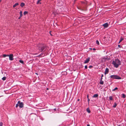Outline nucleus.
<instances>
[{
	"mask_svg": "<svg viewBox=\"0 0 126 126\" xmlns=\"http://www.w3.org/2000/svg\"><path fill=\"white\" fill-rule=\"evenodd\" d=\"M120 61L117 59H115V60H113L112 62V63L116 68L118 67L119 66L120 64Z\"/></svg>",
	"mask_w": 126,
	"mask_h": 126,
	"instance_id": "nucleus-1",
	"label": "nucleus"
},
{
	"mask_svg": "<svg viewBox=\"0 0 126 126\" xmlns=\"http://www.w3.org/2000/svg\"><path fill=\"white\" fill-rule=\"evenodd\" d=\"M45 48V47L41 44H39L37 46V48L40 52L42 51Z\"/></svg>",
	"mask_w": 126,
	"mask_h": 126,
	"instance_id": "nucleus-2",
	"label": "nucleus"
},
{
	"mask_svg": "<svg viewBox=\"0 0 126 126\" xmlns=\"http://www.w3.org/2000/svg\"><path fill=\"white\" fill-rule=\"evenodd\" d=\"M110 78L113 79H120L121 78L119 76L116 75H112L110 76Z\"/></svg>",
	"mask_w": 126,
	"mask_h": 126,
	"instance_id": "nucleus-3",
	"label": "nucleus"
},
{
	"mask_svg": "<svg viewBox=\"0 0 126 126\" xmlns=\"http://www.w3.org/2000/svg\"><path fill=\"white\" fill-rule=\"evenodd\" d=\"M18 103L19 104V106L20 108H21L23 107L24 104L23 102H20V101H18Z\"/></svg>",
	"mask_w": 126,
	"mask_h": 126,
	"instance_id": "nucleus-4",
	"label": "nucleus"
},
{
	"mask_svg": "<svg viewBox=\"0 0 126 126\" xmlns=\"http://www.w3.org/2000/svg\"><path fill=\"white\" fill-rule=\"evenodd\" d=\"M8 56L9 57V59L10 61H12L13 60L14 58H13V54H11L9 55Z\"/></svg>",
	"mask_w": 126,
	"mask_h": 126,
	"instance_id": "nucleus-5",
	"label": "nucleus"
},
{
	"mask_svg": "<svg viewBox=\"0 0 126 126\" xmlns=\"http://www.w3.org/2000/svg\"><path fill=\"white\" fill-rule=\"evenodd\" d=\"M90 58H88L87 59H86L85 61L84 62V63H88L90 61Z\"/></svg>",
	"mask_w": 126,
	"mask_h": 126,
	"instance_id": "nucleus-6",
	"label": "nucleus"
},
{
	"mask_svg": "<svg viewBox=\"0 0 126 126\" xmlns=\"http://www.w3.org/2000/svg\"><path fill=\"white\" fill-rule=\"evenodd\" d=\"M109 72V69L108 68H107L105 69V74L106 75L107 74H108V73Z\"/></svg>",
	"mask_w": 126,
	"mask_h": 126,
	"instance_id": "nucleus-7",
	"label": "nucleus"
},
{
	"mask_svg": "<svg viewBox=\"0 0 126 126\" xmlns=\"http://www.w3.org/2000/svg\"><path fill=\"white\" fill-rule=\"evenodd\" d=\"M108 24L107 23H106L103 25V26L105 28H107L108 26Z\"/></svg>",
	"mask_w": 126,
	"mask_h": 126,
	"instance_id": "nucleus-8",
	"label": "nucleus"
},
{
	"mask_svg": "<svg viewBox=\"0 0 126 126\" xmlns=\"http://www.w3.org/2000/svg\"><path fill=\"white\" fill-rule=\"evenodd\" d=\"M81 3L84 5V6H85L87 4V2L86 1H82Z\"/></svg>",
	"mask_w": 126,
	"mask_h": 126,
	"instance_id": "nucleus-9",
	"label": "nucleus"
},
{
	"mask_svg": "<svg viewBox=\"0 0 126 126\" xmlns=\"http://www.w3.org/2000/svg\"><path fill=\"white\" fill-rule=\"evenodd\" d=\"M67 70V69L66 68L64 70V71H63V75H65L67 74V72L65 71H66Z\"/></svg>",
	"mask_w": 126,
	"mask_h": 126,
	"instance_id": "nucleus-10",
	"label": "nucleus"
},
{
	"mask_svg": "<svg viewBox=\"0 0 126 126\" xmlns=\"http://www.w3.org/2000/svg\"><path fill=\"white\" fill-rule=\"evenodd\" d=\"M19 4L18 3H16L15 4H14L13 6V7H16V6L18 5Z\"/></svg>",
	"mask_w": 126,
	"mask_h": 126,
	"instance_id": "nucleus-11",
	"label": "nucleus"
},
{
	"mask_svg": "<svg viewBox=\"0 0 126 126\" xmlns=\"http://www.w3.org/2000/svg\"><path fill=\"white\" fill-rule=\"evenodd\" d=\"M124 39V38L121 37L120 38V40L119 41L118 43L119 44L121 42H122L123 40Z\"/></svg>",
	"mask_w": 126,
	"mask_h": 126,
	"instance_id": "nucleus-12",
	"label": "nucleus"
},
{
	"mask_svg": "<svg viewBox=\"0 0 126 126\" xmlns=\"http://www.w3.org/2000/svg\"><path fill=\"white\" fill-rule=\"evenodd\" d=\"M25 5V4L24 3L22 2L21 3V4L20 5V6L21 7H23Z\"/></svg>",
	"mask_w": 126,
	"mask_h": 126,
	"instance_id": "nucleus-13",
	"label": "nucleus"
},
{
	"mask_svg": "<svg viewBox=\"0 0 126 126\" xmlns=\"http://www.w3.org/2000/svg\"><path fill=\"white\" fill-rule=\"evenodd\" d=\"M98 96V95L97 94H95L93 96V97H97Z\"/></svg>",
	"mask_w": 126,
	"mask_h": 126,
	"instance_id": "nucleus-14",
	"label": "nucleus"
},
{
	"mask_svg": "<svg viewBox=\"0 0 126 126\" xmlns=\"http://www.w3.org/2000/svg\"><path fill=\"white\" fill-rule=\"evenodd\" d=\"M20 17H21L22 16V12L20 11Z\"/></svg>",
	"mask_w": 126,
	"mask_h": 126,
	"instance_id": "nucleus-15",
	"label": "nucleus"
},
{
	"mask_svg": "<svg viewBox=\"0 0 126 126\" xmlns=\"http://www.w3.org/2000/svg\"><path fill=\"white\" fill-rule=\"evenodd\" d=\"M86 110L89 113H90L91 112L90 110L88 108Z\"/></svg>",
	"mask_w": 126,
	"mask_h": 126,
	"instance_id": "nucleus-16",
	"label": "nucleus"
},
{
	"mask_svg": "<svg viewBox=\"0 0 126 126\" xmlns=\"http://www.w3.org/2000/svg\"><path fill=\"white\" fill-rule=\"evenodd\" d=\"M100 83L102 85L103 83V81L102 80H100Z\"/></svg>",
	"mask_w": 126,
	"mask_h": 126,
	"instance_id": "nucleus-17",
	"label": "nucleus"
},
{
	"mask_svg": "<svg viewBox=\"0 0 126 126\" xmlns=\"http://www.w3.org/2000/svg\"><path fill=\"white\" fill-rule=\"evenodd\" d=\"M6 77H4L2 78V79L3 80H6Z\"/></svg>",
	"mask_w": 126,
	"mask_h": 126,
	"instance_id": "nucleus-18",
	"label": "nucleus"
},
{
	"mask_svg": "<svg viewBox=\"0 0 126 126\" xmlns=\"http://www.w3.org/2000/svg\"><path fill=\"white\" fill-rule=\"evenodd\" d=\"M109 99L110 100H113V98L111 96H110L109 97Z\"/></svg>",
	"mask_w": 126,
	"mask_h": 126,
	"instance_id": "nucleus-19",
	"label": "nucleus"
},
{
	"mask_svg": "<svg viewBox=\"0 0 126 126\" xmlns=\"http://www.w3.org/2000/svg\"><path fill=\"white\" fill-rule=\"evenodd\" d=\"M9 55H6L5 54H3V56L4 57H5L6 56H8Z\"/></svg>",
	"mask_w": 126,
	"mask_h": 126,
	"instance_id": "nucleus-20",
	"label": "nucleus"
},
{
	"mask_svg": "<svg viewBox=\"0 0 126 126\" xmlns=\"http://www.w3.org/2000/svg\"><path fill=\"white\" fill-rule=\"evenodd\" d=\"M117 106V104L115 103H114V106H113V107H114V108H115L116 107V106Z\"/></svg>",
	"mask_w": 126,
	"mask_h": 126,
	"instance_id": "nucleus-21",
	"label": "nucleus"
},
{
	"mask_svg": "<svg viewBox=\"0 0 126 126\" xmlns=\"http://www.w3.org/2000/svg\"><path fill=\"white\" fill-rule=\"evenodd\" d=\"M28 12L27 11H25L24 13V15H25L28 13Z\"/></svg>",
	"mask_w": 126,
	"mask_h": 126,
	"instance_id": "nucleus-22",
	"label": "nucleus"
},
{
	"mask_svg": "<svg viewBox=\"0 0 126 126\" xmlns=\"http://www.w3.org/2000/svg\"><path fill=\"white\" fill-rule=\"evenodd\" d=\"M122 97L124 98H125L126 97L125 95L124 94H123Z\"/></svg>",
	"mask_w": 126,
	"mask_h": 126,
	"instance_id": "nucleus-23",
	"label": "nucleus"
},
{
	"mask_svg": "<svg viewBox=\"0 0 126 126\" xmlns=\"http://www.w3.org/2000/svg\"><path fill=\"white\" fill-rule=\"evenodd\" d=\"M96 44H97L98 45H99V43L98 41L97 40H96Z\"/></svg>",
	"mask_w": 126,
	"mask_h": 126,
	"instance_id": "nucleus-24",
	"label": "nucleus"
},
{
	"mask_svg": "<svg viewBox=\"0 0 126 126\" xmlns=\"http://www.w3.org/2000/svg\"><path fill=\"white\" fill-rule=\"evenodd\" d=\"M19 62L20 63H23V61L20 60L19 61Z\"/></svg>",
	"mask_w": 126,
	"mask_h": 126,
	"instance_id": "nucleus-25",
	"label": "nucleus"
},
{
	"mask_svg": "<svg viewBox=\"0 0 126 126\" xmlns=\"http://www.w3.org/2000/svg\"><path fill=\"white\" fill-rule=\"evenodd\" d=\"M18 106H19V104L17 103L16 105V108H17Z\"/></svg>",
	"mask_w": 126,
	"mask_h": 126,
	"instance_id": "nucleus-26",
	"label": "nucleus"
},
{
	"mask_svg": "<svg viewBox=\"0 0 126 126\" xmlns=\"http://www.w3.org/2000/svg\"><path fill=\"white\" fill-rule=\"evenodd\" d=\"M118 89V88L117 87H116L115 88L112 90V91H115L116 90H117Z\"/></svg>",
	"mask_w": 126,
	"mask_h": 126,
	"instance_id": "nucleus-27",
	"label": "nucleus"
},
{
	"mask_svg": "<svg viewBox=\"0 0 126 126\" xmlns=\"http://www.w3.org/2000/svg\"><path fill=\"white\" fill-rule=\"evenodd\" d=\"M3 124L2 122H0V126H2Z\"/></svg>",
	"mask_w": 126,
	"mask_h": 126,
	"instance_id": "nucleus-28",
	"label": "nucleus"
},
{
	"mask_svg": "<svg viewBox=\"0 0 126 126\" xmlns=\"http://www.w3.org/2000/svg\"><path fill=\"white\" fill-rule=\"evenodd\" d=\"M93 67V66L92 65H90L89 66V68H92Z\"/></svg>",
	"mask_w": 126,
	"mask_h": 126,
	"instance_id": "nucleus-29",
	"label": "nucleus"
},
{
	"mask_svg": "<svg viewBox=\"0 0 126 126\" xmlns=\"http://www.w3.org/2000/svg\"><path fill=\"white\" fill-rule=\"evenodd\" d=\"M85 68L86 69H87V65H85Z\"/></svg>",
	"mask_w": 126,
	"mask_h": 126,
	"instance_id": "nucleus-30",
	"label": "nucleus"
},
{
	"mask_svg": "<svg viewBox=\"0 0 126 126\" xmlns=\"http://www.w3.org/2000/svg\"><path fill=\"white\" fill-rule=\"evenodd\" d=\"M40 1L38 0L37 1V4H38L39 3Z\"/></svg>",
	"mask_w": 126,
	"mask_h": 126,
	"instance_id": "nucleus-31",
	"label": "nucleus"
},
{
	"mask_svg": "<svg viewBox=\"0 0 126 126\" xmlns=\"http://www.w3.org/2000/svg\"><path fill=\"white\" fill-rule=\"evenodd\" d=\"M88 103H89V101H90V99H89V98L88 99Z\"/></svg>",
	"mask_w": 126,
	"mask_h": 126,
	"instance_id": "nucleus-32",
	"label": "nucleus"
},
{
	"mask_svg": "<svg viewBox=\"0 0 126 126\" xmlns=\"http://www.w3.org/2000/svg\"><path fill=\"white\" fill-rule=\"evenodd\" d=\"M118 46L120 48H121V46L120 45H118Z\"/></svg>",
	"mask_w": 126,
	"mask_h": 126,
	"instance_id": "nucleus-33",
	"label": "nucleus"
},
{
	"mask_svg": "<svg viewBox=\"0 0 126 126\" xmlns=\"http://www.w3.org/2000/svg\"><path fill=\"white\" fill-rule=\"evenodd\" d=\"M89 95H88H88H87V98H88V99L89 98Z\"/></svg>",
	"mask_w": 126,
	"mask_h": 126,
	"instance_id": "nucleus-34",
	"label": "nucleus"
},
{
	"mask_svg": "<svg viewBox=\"0 0 126 126\" xmlns=\"http://www.w3.org/2000/svg\"><path fill=\"white\" fill-rule=\"evenodd\" d=\"M102 77H101L100 79V80H102Z\"/></svg>",
	"mask_w": 126,
	"mask_h": 126,
	"instance_id": "nucleus-35",
	"label": "nucleus"
},
{
	"mask_svg": "<svg viewBox=\"0 0 126 126\" xmlns=\"http://www.w3.org/2000/svg\"><path fill=\"white\" fill-rule=\"evenodd\" d=\"M93 49L94 50H96V49L94 48H93Z\"/></svg>",
	"mask_w": 126,
	"mask_h": 126,
	"instance_id": "nucleus-36",
	"label": "nucleus"
},
{
	"mask_svg": "<svg viewBox=\"0 0 126 126\" xmlns=\"http://www.w3.org/2000/svg\"><path fill=\"white\" fill-rule=\"evenodd\" d=\"M53 110H56V108L54 109Z\"/></svg>",
	"mask_w": 126,
	"mask_h": 126,
	"instance_id": "nucleus-37",
	"label": "nucleus"
},
{
	"mask_svg": "<svg viewBox=\"0 0 126 126\" xmlns=\"http://www.w3.org/2000/svg\"><path fill=\"white\" fill-rule=\"evenodd\" d=\"M103 77V74H102V75H101V77Z\"/></svg>",
	"mask_w": 126,
	"mask_h": 126,
	"instance_id": "nucleus-38",
	"label": "nucleus"
},
{
	"mask_svg": "<svg viewBox=\"0 0 126 126\" xmlns=\"http://www.w3.org/2000/svg\"><path fill=\"white\" fill-rule=\"evenodd\" d=\"M87 126H90V125L89 124H88L87 125Z\"/></svg>",
	"mask_w": 126,
	"mask_h": 126,
	"instance_id": "nucleus-39",
	"label": "nucleus"
},
{
	"mask_svg": "<svg viewBox=\"0 0 126 126\" xmlns=\"http://www.w3.org/2000/svg\"><path fill=\"white\" fill-rule=\"evenodd\" d=\"M79 100H79V99H78V100H78V101H79Z\"/></svg>",
	"mask_w": 126,
	"mask_h": 126,
	"instance_id": "nucleus-40",
	"label": "nucleus"
},
{
	"mask_svg": "<svg viewBox=\"0 0 126 126\" xmlns=\"http://www.w3.org/2000/svg\"><path fill=\"white\" fill-rule=\"evenodd\" d=\"M77 0H74V1H76Z\"/></svg>",
	"mask_w": 126,
	"mask_h": 126,
	"instance_id": "nucleus-41",
	"label": "nucleus"
},
{
	"mask_svg": "<svg viewBox=\"0 0 126 126\" xmlns=\"http://www.w3.org/2000/svg\"><path fill=\"white\" fill-rule=\"evenodd\" d=\"M90 49L92 50V48H90Z\"/></svg>",
	"mask_w": 126,
	"mask_h": 126,
	"instance_id": "nucleus-42",
	"label": "nucleus"
},
{
	"mask_svg": "<svg viewBox=\"0 0 126 126\" xmlns=\"http://www.w3.org/2000/svg\"><path fill=\"white\" fill-rule=\"evenodd\" d=\"M50 35H51V34H50Z\"/></svg>",
	"mask_w": 126,
	"mask_h": 126,
	"instance_id": "nucleus-43",
	"label": "nucleus"
},
{
	"mask_svg": "<svg viewBox=\"0 0 126 126\" xmlns=\"http://www.w3.org/2000/svg\"><path fill=\"white\" fill-rule=\"evenodd\" d=\"M36 74H37V75H38V74H37V73H36Z\"/></svg>",
	"mask_w": 126,
	"mask_h": 126,
	"instance_id": "nucleus-44",
	"label": "nucleus"
},
{
	"mask_svg": "<svg viewBox=\"0 0 126 126\" xmlns=\"http://www.w3.org/2000/svg\"><path fill=\"white\" fill-rule=\"evenodd\" d=\"M47 90H48V88H47Z\"/></svg>",
	"mask_w": 126,
	"mask_h": 126,
	"instance_id": "nucleus-45",
	"label": "nucleus"
},
{
	"mask_svg": "<svg viewBox=\"0 0 126 126\" xmlns=\"http://www.w3.org/2000/svg\"><path fill=\"white\" fill-rule=\"evenodd\" d=\"M118 126H120V125H119Z\"/></svg>",
	"mask_w": 126,
	"mask_h": 126,
	"instance_id": "nucleus-46",
	"label": "nucleus"
}]
</instances>
